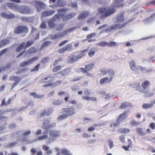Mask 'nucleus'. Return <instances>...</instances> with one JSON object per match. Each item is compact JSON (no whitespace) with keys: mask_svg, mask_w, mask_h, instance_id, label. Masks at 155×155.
<instances>
[{"mask_svg":"<svg viewBox=\"0 0 155 155\" xmlns=\"http://www.w3.org/2000/svg\"><path fill=\"white\" fill-rule=\"evenodd\" d=\"M122 1V0H116L114 2V6L115 7H118L121 5Z\"/></svg>","mask_w":155,"mask_h":155,"instance_id":"nucleus-47","label":"nucleus"},{"mask_svg":"<svg viewBox=\"0 0 155 155\" xmlns=\"http://www.w3.org/2000/svg\"><path fill=\"white\" fill-rule=\"evenodd\" d=\"M109 78L108 77H107L104 78L102 79L100 81V83L101 84H102L105 83L106 82V81L108 80L109 81Z\"/></svg>","mask_w":155,"mask_h":155,"instance_id":"nucleus-55","label":"nucleus"},{"mask_svg":"<svg viewBox=\"0 0 155 155\" xmlns=\"http://www.w3.org/2000/svg\"><path fill=\"white\" fill-rule=\"evenodd\" d=\"M17 137H21L23 136L22 130L17 131L15 132V134Z\"/></svg>","mask_w":155,"mask_h":155,"instance_id":"nucleus-56","label":"nucleus"},{"mask_svg":"<svg viewBox=\"0 0 155 155\" xmlns=\"http://www.w3.org/2000/svg\"><path fill=\"white\" fill-rule=\"evenodd\" d=\"M107 42L103 41L99 42L96 44V45L102 47L107 46Z\"/></svg>","mask_w":155,"mask_h":155,"instance_id":"nucleus-36","label":"nucleus"},{"mask_svg":"<svg viewBox=\"0 0 155 155\" xmlns=\"http://www.w3.org/2000/svg\"><path fill=\"white\" fill-rule=\"evenodd\" d=\"M131 105L130 103L128 102H125L123 103L120 107V109H124L128 107H130Z\"/></svg>","mask_w":155,"mask_h":155,"instance_id":"nucleus-33","label":"nucleus"},{"mask_svg":"<svg viewBox=\"0 0 155 155\" xmlns=\"http://www.w3.org/2000/svg\"><path fill=\"white\" fill-rule=\"evenodd\" d=\"M153 106L152 103L150 104H144L142 105V107L144 109H148L152 107Z\"/></svg>","mask_w":155,"mask_h":155,"instance_id":"nucleus-31","label":"nucleus"},{"mask_svg":"<svg viewBox=\"0 0 155 155\" xmlns=\"http://www.w3.org/2000/svg\"><path fill=\"white\" fill-rule=\"evenodd\" d=\"M55 12L54 10L45 11L42 12V15L44 17H47L53 15Z\"/></svg>","mask_w":155,"mask_h":155,"instance_id":"nucleus-22","label":"nucleus"},{"mask_svg":"<svg viewBox=\"0 0 155 155\" xmlns=\"http://www.w3.org/2000/svg\"><path fill=\"white\" fill-rule=\"evenodd\" d=\"M62 81L61 80H59L57 81L53 84V85L54 87H56L58 86V85L61 83Z\"/></svg>","mask_w":155,"mask_h":155,"instance_id":"nucleus-59","label":"nucleus"},{"mask_svg":"<svg viewBox=\"0 0 155 155\" xmlns=\"http://www.w3.org/2000/svg\"><path fill=\"white\" fill-rule=\"evenodd\" d=\"M48 136L47 135H44L42 136H39L38 139H37L38 140H48Z\"/></svg>","mask_w":155,"mask_h":155,"instance_id":"nucleus-41","label":"nucleus"},{"mask_svg":"<svg viewBox=\"0 0 155 155\" xmlns=\"http://www.w3.org/2000/svg\"><path fill=\"white\" fill-rule=\"evenodd\" d=\"M53 109L52 107H49L46 111V115L48 116H49L50 114L53 112Z\"/></svg>","mask_w":155,"mask_h":155,"instance_id":"nucleus-51","label":"nucleus"},{"mask_svg":"<svg viewBox=\"0 0 155 155\" xmlns=\"http://www.w3.org/2000/svg\"><path fill=\"white\" fill-rule=\"evenodd\" d=\"M30 94V95L33 96L34 97L36 98H41L43 97H44V95H39L35 92L31 93Z\"/></svg>","mask_w":155,"mask_h":155,"instance_id":"nucleus-37","label":"nucleus"},{"mask_svg":"<svg viewBox=\"0 0 155 155\" xmlns=\"http://www.w3.org/2000/svg\"><path fill=\"white\" fill-rule=\"evenodd\" d=\"M28 31V27L24 25L18 26L16 27L14 30L16 34H19L23 32L27 33Z\"/></svg>","mask_w":155,"mask_h":155,"instance_id":"nucleus-5","label":"nucleus"},{"mask_svg":"<svg viewBox=\"0 0 155 155\" xmlns=\"http://www.w3.org/2000/svg\"><path fill=\"white\" fill-rule=\"evenodd\" d=\"M126 113H124L123 114H121L118 117V118L117 121H121L124 120L126 118Z\"/></svg>","mask_w":155,"mask_h":155,"instance_id":"nucleus-49","label":"nucleus"},{"mask_svg":"<svg viewBox=\"0 0 155 155\" xmlns=\"http://www.w3.org/2000/svg\"><path fill=\"white\" fill-rule=\"evenodd\" d=\"M68 9L67 8H62L60 9H57V12H58V14L59 15V19L60 16L61 17H63L64 15L66 13V12L68 10Z\"/></svg>","mask_w":155,"mask_h":155,"instance_id":"nucleus-16","label":"nucleus"},{"mask_svg":"<svg viewBox=\"0 0 155 155\" xmlns=\"http://www.w3.org/2000/svg\"><path fill=\"white\" fill-rule=\"evenodd\" d=\"M23 132V136H27L31 134V131L30 130H28L25 131V130H22Z\"/></svg>","mask_w":155,"mask_h":155,"instance_id":"nucleus-57","label":"nucleus"},{"mask_svg":"<svg viewBox=\"0 0 155 155\" xmlns=\"http://www.w3.org/2000/svg\"><path fill=\"white\" fill-rule=\"evenodd\" d=\"M61 68V66L60 65L58 66L55 67L53 69V71L54 72H56L60 70Z\"/></svg>","mask_w":155,"mask_h":155,"instance_id":"nucleus-60","label":"nucleus"},{"mask_svg":"<svg viewBox=\"0 0 155 155\" xmlns=\"http://www.w3.org/2000/svg\"><path fill=\"white\" fill-rule=\"evenodd\" d=\"M88 14L86 12H84L80 14L78 17L79 20H83L88 16Z\"/></svg>","mask_w":155,"mask_h":155,"instance_id":"nucleus-24","label":"nucleus"},{"mask_svg":"<svg viewBox=\"0 0 155 155\" xmlns=\"http://www.w3.org/2000/svg\"><path fill=\"white\" fill-rule=\"evenodd\" d=\"M16 11L18 10L21 14H27L29 13L31 9L29 7L25 5L18 6L15 7Z\"/></svg>","mask_w":155,"mask_h":155,"instance_id":"nucleus-4","label":"nucleus"},{"mask_svg":"<svg viewBox=\"0 0 155 155\" xmlns=\"http://www.w3.org/2000/svg\"><path fill=\"white\" fill-rule=\"evenodd\" d=\"M42 147L43 149L46 151V153L47 155H51L52 154V151L50 149L49 147L44 145H43Z\"/></svg>","mask_w":155,"mask_h":155,"instance_id":"nucleus-21","label":"nucleus"},{"mask_svg":"<svg viewBox=\"0 0 155 155\" xmlns=\"http://www.w3.org/2000/svg\"><path fill=\"white\" fill-rule=\"evenodd\" d=\"M96 48H92L90 50L88 53V55L90 57H91L95 54V52L94 51H95Z\"/></svg>","mask_w":155,"mask_h":155,"instance_id":"nucleus-38","label":"nucleus"},{"mask_svg":"<svg viewBox=\"0 0 155 155\" xmlns=\"http://www.w3.org/2000/svg\"><path fill=\"white\" fill-rule=\"evenodd\" d=\"M68 116L65 113V114H63L62 115H60L58 117V120H61L64 119L66 118Z\"/></svg>","mask_w":155,"mask_h":155,"instance_id":"nucleus-52","label":"nucleus"},{"mask_svg":"<svg viewBox=\"0 0 155 155\" xmlns=\"http://www.w3.org/2000/svg\"><path fill=\"white\" fill-rule=\"evenodd\" d=\"M94 64L92 63H90L86 65L85 68V69L81 68H80L81 71L83 73H85L87 72L88 71H90L91 70L93 67Z\"/></svg>","mask_w":155,"mask_h":155,"instance_id":"nucleus-12","label":"nucleus"},{"mask_svg":"<svg viewBox=\"0 0 155 155\" xmlns=\"http://www.w3.org/2000/svg\"><path fill=\"white\" fill-rule=\"evenodd\" d=\"M76 29L75 28H72L69 29L64 31L62 32H59L61 38L64 37L68 35V33L73 32Z\"/></svg>","mask_w":155,"mask_h":155,"instance_id":"nucleus-13","label":"nucleus"},{"mask_svg":"<svg viewBox=\"0 0 155 155\" xmlns=\"http://www.w3.org/2000/svg\"><path fill=\"white\" fill-rule=\"evenodd\" d=\"M37 50H36L35 48L32 47L30 48L27 51H23L20 53L17 57V58H18L22 56L25 53V56H27L31 54L35 53L37 51Z\"/></svg>","mask_w":155,"mask_h":155,"instance_id":"nucleus-7","label":"nucleus"},{"mask_svg":"<svg viewBox=\"0 0 155 155\" xmlns=\"http://www.w3.org/2000/svg\"><path fill=\"white\" fill-rule=\"evenodd\" d=\"M50 120L49 119H46L44 120L43 123V125L41 126V128L44 130H48V126L50 124Z\"/></svg>","mask_w":155,"mask_h":155,"instance_id":"nucleus-14","label":"nucleus"},{"mask_svg":"<svg viewBox=\"0 0 155 155\" xmlns=\"http://www.w3.org/2000/svg\"><path fill=\"white\" fill-rule=\"evenodd\" d=\"M7 117H0V124H2L5 123V125L7 124L6 122L8 120Z\"/></svg>","mask_w":155,"mask_h":155,"instance_id":"nucleus-30","label":"nucleus"},{"mask_svg":"<svg viewBox=\"0 0 155 155\" xmlns=\"http://www.w3.org/2000/svg\"><path fill=\"white\" fill-rule=\"evenodd\" d=\"M59 19V15H55L52 19L48 21V24L49 27L51 28L54 27L56 25L54 22Z\"/></svg>","mask_w":155,"mask_h":155,"instance_id":"nucleus-8","label":"nucleus"},{"mask_svg":"<svg viewBox=\"0 0 155 155\" xmlns=\"http://www.w3.org/2000/svg\"><path fill=\"white\" fill-rule=\"evenodd\" d=\"M7 5L9 7L11 8L15 11H16V10H15V7L16 6H18V5L12 2L8 3L7 4Z\"/></svg>","mask_w":155,"mask_h":155,"instance_id":"nucleus-28","label":"nucleus"},{"mask_svg":"<svg viewBox=\"0 0 155 155\" xmlns=\"http://www.w3.org/2000/svg\"><path fill=\"white\" fill-rule=\"evenodd\" d=\"M57 5L59 6H64L65 4L66 3L63 0H57Z\"/></svg>","mask_w":155,"mask_h":155,"instance_id":"nucleus-44","label":"nucleus"},{"mask_svg":"<svg viewBox=\"0 0 155 155\" xmlns=\"http://www.w3.org/2000/svg\"><path fill=\"white\" fill-rule=\"evenodd\" d=\"M71 71V69L70 68H66L59 72L58 74L63 76H66L70 73Z\"/></svg>","mask_w":155,"mask_h":155,"instance_id":"nucleus-17","label":"nucleus"},{"mask_svg":"<svg viewBox=\"0 0 155 155\" xmlns=\"http://www.w3.org/2000/svg\"><path fill=\"white\" fill-rule=\"evenodd\" d=\"M77 61L75 56L73 57H69L68 59V62L70 63H72Z\"/></svg>","mask_w":155,"mask_h":155,"instance_id":"nucleus-45","label":"nucleus"},{"mask_svg":"<svg viewBox=\"0 0 155 155\" xmlns=\"http://www.w3.org/2000/svg\"><path fill=\"white\" fill-rule=\"evenodd\" d=\"M56 126V123L55 122H53L49 125L48 130V129H51L55 127Z\"/></svg>","mask_w":155,"mask_h":155,"instance_id":"nucleus-53","label":"nucleus"},{"mask_svg":"<svg viewBox=\"0 0 155 155\" xmlns=\"http://www.w3.org/2000/svg\"><path fill=\"white\" fill-rule=\"evenodd\" d=\"M63 102L62 100L55 99L52 101V104L56 106H59Z\"/></svg>","mask_w":155,"mask_h":155,"instance_id":"nucleus-29","label":"nucleus"},{"mask_svg":"<svg viewBox=\"0 0 155 155\" xmlns=\"http://www.w3.org/2000/svg\"><path fill=\"white\" fill-rule=\"evenodd\" d=\"M136 131L141 136H143L146 135V133L143 131L142 129L141 128H137L136 129Z\"/></svg>","mask_w":155,"mask_h":155,"instance_id":"nucleus-48","label":"nucleus"},{"mask_svg":"<svg viewBox=\"0 0 155 155\" xmlns=\"http://www.w3.org/2000/svg\"><path fill=\"white\" fill-rule=\"evenodd\" d=\"M9 79L10 81H15V82L13 85H12L11 89H12L17 84H18L21 80V78L17 76H11L9 77Z\"/></svg>","mask_w":155,"mask_h":155,"instance_id":"nucleus-11","label":"nucleus"},{"mask_svg":"<svg viewBox=\"0 0 155 155\" xmlns=\"http://www.w3.org/2000/svg\"><path fill=\"white\" fill-rule=\"evenodd\" d=\"M98 13H97L96 15H98L99 14H102L100 17L101 19H103L107 17L114 13L115 10L114 8H109L107 9L105 8H99L98 9Z\"/></svg>","mask_w":155,"mask_h":155,"instance_id":"nucleus-2","label":"nucleus"},{"mask_svg":"<svg viewBox=\"0 0 155 155\" xmlns=\"http://www.w3.org/2000/svg\"><path fill=\"white\" fill-rule=\"evenodd\" d=\"M40 66V65L39 64H38L35 67V68H34L31 69V71L32 72L34 71H38V70Z\"/></svg>","mask_w":155,"mask_h":155,"instance_id":"nucleus-58","label":"nucleus"},{"mask_svg":"<svg viewBox=\"0 0 155 155\" xmlns=\"http://www.w3.org/2000/svg\"><path fill=\"white\" fill-rule=\"evenodd\" d=\"M22 140L23 141H25L27 143H31L34 142L38 141V140L36 139L33 140H26V138L24 137H22Z\"/></svg>","mask_w":155,"mask_h":155,"instance_id":"nucleus-42","label":"nucleus"},{"mask_svg":"<svg viewBox=\"0 0 155 155\" xmlns=\"http://www.w3.org/2000/svg\"><path fill=\"white\" fill-rule=\"evenodd\" d=\"M9 41L8 39H5L0 41V48L8 44Z\"/></svg>","mask_w":155,"mask_h":155,"instance_id":"nucleus-25","label":"nucleus"},{"mask_svg":"<svg viewBox=\"0 0 155 155\" xmlns=\"http://www.w3.org/2000/svg\"><path fill=\"white\" fill-rule=\"evenodd\" d=\"M75 15L76 13L74 12L69 13L63 17V20L65 21L69 20L73 18Z\"/></svg>","mask_w":155,"mask_h":155,"instance_id":"nucleus-15","label":"nucleus"},{"mask_svg":"<svg viewBox=\"0 0 155 155\" xmlns=\"http://www.w3.org/2000/svg\"><path fill=\"white\" fill-rule=\"evenodd\" d=\"M21 20L25 22H31L32 21V19L30 17H23L21 18Z\"/></svg>","mask_w":155,"mask_h":155,"instance_id":"nucleus-35","label":"nucleus"},{"mask_svg":"<svg viewBox=\"0 0 155 155\" xmlns=\"http://www.w3.org/2000/svg\"><path fill=\"white\" fill-rule=\"evenodd\" d=\"M38 59V58L37 57H34L31 59L27 60L23 62H21L20 64V66L21 67H24V66L30 65L34 61Z\"/></svg>","mask_w":155,"mask_h":155,"instance_id":"nucleus-10","label":"nucleus"},{"mask_svg":"<svg viewBox=\"0 0 155 155\" xmlns=\"http://www.w3.org/2000/svg\"><path fill=\"white\" fill-rule=\"evenodd\" d=\"M61 131L59 130H51L49 131V134L51 137L47 140L46 143L47 144H50L51 142L55 141L57 137L61 135Z\"/></svg>","mask_w":155,"mask_h":155,"instance_id":"nucleus-3","label":"nucleus"},{"mask_svg":"<svg viewBox=\"0 0 155 155\" xmlns=\"http://www.w3.org/2000/svg\"><path fill=\"white\" fill-rule=\"evenodd\" d=\"M117 45V44L114 41H109L107 42V46L109 47L116 46Z\"/></svg>","mask_w":155,"mask_h":155,"instance_id":"nucleus-39","label":"nucleus"},{"mask_svg":"<svg viewBox=\"0 0 155 155\" xmlns=\"http://www.w3.org/2000/svg\"><path fill=\"white\" fill-rule=\"evenodd\" d=\"M64 48L66 51H70L73 49V47L72 45L69 44L67 45L66 47H64Z\"/></svg>","mask_w":155,"mask_h":155,"instance_id":"nucleus-46","label":"nucleus"},{"mask_svg":"<svg viewBox=\"0 0 155 155\" xmlns=\"http://www.w3.org/2000/svg\"><path fill=\"white\" fill-rule=\"evenodd\" d=\"M1 15L3 18L9 19L13 18L15 17V15L13 14H7L4 12L1 13Z\"/></svg>","mask_w":155,"mask_h":155,"instance_id":"nucleus-20","label":"nucleus"},{"mask_svg":"<svg viewBox=\"0 0 155 155\" xmlns=\"http://www.w3.org/2000/svg\"><path fill=\"white\" fill-rule=\"evenodd\" d=\"M150 83L147 81L142 82L140 85L139 83H137L135 84V88L136 90L140 92L143 93L146 97L152 96L153 94L151 92H149V86Z\"/></svg>","mask_w":155,"mask_h":155,"instance_id":"nucleus-1","label":"nucleus"},{"mask_svg":"<svg viewBox=\"0 0 155 155\" xmlns=\"http://www.w3.org/2000/svg\"><path fill=\"white\" fill-rule=\"evenodd\" d=\"M108 69L105 68H102L100 70V71L102 73V75H105L108 73Z\"/></svg>","mask_w":155,"mask_h":155,"instance_id":"nucleus-54","label":"nucleus"},{"mask_svg":"<svg viewBox=\"0 0 155 155\" xmlns=\"http://www.w3.org/2000/svg\"><path fill=\"white\" fill-rule=\"evenodd\" d=\"M35 3L37 5V10L38 12L40 11L45 5L42 2L40 1H35Z\"/></svg>","mask_w":155,"mask_h":155,"instance_id":"nucleus-18","label":"nucleus"},{"mask_svg":"<svg viewBox=\"0 0 155 155\" xmlns=\"http://www.w3.org/2000/svg\"><path fill=\"white\" fill-rule=\"evenodd\" d=\"M108 73L109 76L110 77L108 81V82H110L112 81L113 76L115 75V72L112 69H108Z\"/></svg>","mask_w":155,"mask_h":155,"instance_id":"nucleus-23","label":"nucleus"},{"mask_svg":"<svg viewBox=\"0 0 155 155\" xmlns=\"http://www.w3.org/2000/svg\"><path fill=\"white\" fill-rule=\"evenodd\" d=\"M62 110L68 117L73 115L75 113L74 111V108L73 106L70 107L63 108L62 109Z\"/></svg>","mask_w":155,"mask_h":155,"instance_id":"nucleus-9","label":"nucleus"},{"mask_svg":"<svg viewBox=\"0 0 155 155\" xmlns=\"http://www.w3.org/2000/svg\"><path fill=\"white\" fill-rule=\"evenodd\" d=\"M49 59L48 57H46L43 58L41 60V62L43 63H45L46 62L48 61Z\"/></svg>","mask_w":155,"mask_h":155,"instance_id":"nucleus-61","label":"nucleus"},{"mask_svg":"<svg viewBox=\"0 0 155 155\" xmlns=\"http://www.w3.org/2000/svg\"><path fill=\"white\" fill-rule=\"evenodd\" d=\"M130 130L129 129L121 128L118 130V132L121 134L127 133L129 132Z\"/></svg>","mask_w":155,"mask_h":155,"instance_id":"nucleus-32","label":"nucleus"},{"mask_svg":"<svg viewBox=\"0 0 155 155\" xmlns=\"http://www.w3.org/2000/svg\"><path fill=\"white\" fill-rule=\"evenodd\" d=\"M50 38L52 40H55L61 38L59 33L54 35H50Z\"/></svg>","mask_w":155,"mask_h":155,"instance_id":"nucleus-26","label":"nucleus"},{"mask_svg":"<svg viewBox=\"0 0 155 155\" xmlns=\"http://www.w3.org/2000/svg\"><path fill=\"white\" fill-rule=\"evenodd\" d=\"M130 67L133 71H136V72L138 73L137 71V67L136 65L135 62L134 60H132L129 62Z\"/></svg>","mask_w":155,"mask_h":155,"instance_id":"nucleus-19","label":"nucleus"},{"mask_svg":"<svg viewBox=\"0 0 155 155\" xmlns=\"http://www.w3.org/2000/svg\"><path fill=\"white\" fill-rule=\"evenodd\" d=\"M108 145L110 149L113 148L114 146V144L112 141L111 140H109L108 141Z\"/></svg>","mask_w":155,"mask_h":155,"instance_id":"nucleus-63","label":"nucleus"},{"mask_svg":"<svg viewBox=\"0 0 155 155\" xmlns=\"http://www.w3.org/2000/svg\"><path fill=\"white\" fill-rule=\"evenodd\" d=\"M64 24H60L58 25L56 27V29L58 31L61 30L64 26Z\"/></svg>","mask_w":155,"mask_h":155,"instance_id":"nucleus-43","label":"nucleus"},{"mask_svg":"<svg viewBox=\"0 0 155 155\" xmlns=\"http://www.w3.org/2000/svg\"><path fill=\"white\" fill-rule=\"evenodd\" d=\"M50 42L48 41H45L44 43L42 45L41 47V49H43L46 46H47L49 45Z\"/></svg>","mask_w":155,"mask_h":155,"instance_id":"nucleus-62","label":"nucleus"},{"mask_svg":"<svg viewBox=\"0 0 155 155\" xmlns=\"http://www.w3.org/2000/svg\"><path fill=\"white\" fill-rule=\"evenodd\" d=\"M18 142H15L13 143H10L9 144H8L7 147L8 148H11L16 145V144H18Z\"/></svg>","mask_w":155,"mask_h":155,"instance_id":"nucleus-64","label":"nucleus"},{"mask_svg":"<svg viewBox=\"0 0 155 155\" xmlns=\"http://www.w3.org/2000/svg\"><path fill=\"white\" fill-rule=\"evenodd\" d=\"M34 41H28L26 44H25V48H27L30 46L33 43Z\"/></svg>","mask_w":155,"mask_h":155,"instance_id":"nucleus-50","label":"nucleus"},{"mask_svg":"<svg viewBox=\"0 0 155 155\" xmlns=\"http://www.w3.org/2000/svg\"><path fill=\"white\" fill-rule=\"evenodd\" d=\"M124 21V15L123 14L119 15H117V21L119 22H122Z\"/></svg>","mask_w":155,"mask_h":155,"instance_id":"nucleus-34","label":"nucleus"},{"mask_svg":"<svg viewBox=\"0 0 155 155\" xmlns=\"http://www.w3.org/2000/svg\"><path fill=\"white\" fill-rule=\"evenodd\" d=\"M25 42H23L20 44L16 49L15 50L17 52H19L20 51L22 48L25 49Z\"/></svg>","mask_w":155,"mask_h":155,"instance_id":"nucleus-27","label":"nucleus"},{"mask_svg":"<svg viewBox=\"0 0 155 155\" xmlns=\"http://www.w3.org/2000/svg\"><path fill=\"white\" fill-rule=\"evenodd\" d=\"M124 25L122 24H119L117 23L111 25L110 27L106 29L104 31L106 32H109L115 30L118 28H122L124 27Z\"/></svg>","mask_w":155,"mask_h":155,"instance_id":"nucleus-6","label":"nucleus"},{"mask_svg":"<svg viewBox=\"0 0 155 155\" xmlns=\"http://www.w3.org/2000/svg\"><path fill=\"white\" fill-rule=\"evenodd\" d=\"M61 153L64 155H72L68 150L65 149H63L61 150Z\"/></svg>","mask_w":155,"mask_h":155,"instance_id":"nucleus-40","label":"nucleus"}]
</instances>
